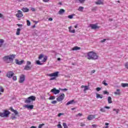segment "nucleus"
<instances>
[{
	"instance_id": "obj_1",
	"label": "nucleus",
	"mask_w": 128,
	"mask_h": 128,
	"mask_svg": "<svg viewBox=\"0 0 128 128\" xmlns=\"http://www.w3.org/2000/svg\"><path fill=\"white\" fill-rule=\"evenodd\" d=\"M14 58H16V55L11 54L4 56L2 60L7 64H12V62H14Z\"/></svg>"
},
{
	"instance_id": "obj_2",
	"label": "nucleus",
	"mask_w": 128,
	"mask_h": 128,
	"mask_svg": "<svg viewBox=\"0 0 128 128\" xmlns=\"http://www.w3.org/2000/svg\"><path fill=\"white\" fill-rule=\"evenodd\" d=\"M87 58L88 60H98V56L96 52H90L87 54Z\"/></svg>"
},
{
	"instance_id": "obj_3",
	"label": "nucleus",
	"mask_w": 128,
	"mask_h": 128,
	"mask_svg": "<svg viewBox=\"0 0 128 128\" xmlns=\"http://www.w3.org/2000/svg\"><path fill=\"white\" fill-rule=\"evenodd\" d=\"M36 98L34 96H30L24 100V102H26V104H30L32 102L36 100Z\"/></svg>"
},
{
	"instance_id": "obj_4",
	"label": "nucleus",
	"mask_w": 128,
	"mask_h": 128,
	"mask_svg": "<svg viewBox=\"0 0 128 128\" xmlns=\"http://www.w3.org/2000/svg\"><path fill=\"white\" fill-rule=\"evenodd\" d=\"M10 112L8 110H4V112H0V116L2 118H8Z\"/></svg>"
},
{
	"instance_id": "obj_5",
	"label": "nucleus",
	"mask_w": 128,
	"mask_h": 128,
	"mask_svg": "<svg viewBox=\"0 0 128 128\" xmlns=\"http://www.w3.org/2000/svg\"><path fill=\"white\" fill-rule=\"evenodd\" d=\"M32 64V62L30 61H28L26 62V65L25 66L24 68V70H29L32 68V67L30 66Z\"/></svg>"
},
{
	"instance_id": "obj_6",
	"label": "nucleus",
	"mask_w": 128,
	"mask_h": 128,
	"mask_svg": "<svg viewBox=\"0 0 128 128\" xmlns=\"http://www.w3.org/2000/svg\"><path fill=\"white\" fill-rule=\"evenodd\" d=\"M58 74H59L58 72H56L54 73L48 74V76H50L51 78L52 76H54V78H58Z\"/></svg>"
},
{
	"instance_id": "obj_7",
	"label": "nucleus",
	"mask_w": 128,
	"mask_h": 128,
	"mask_svg": "<svg viewBox=\"0 0 128 128\" xmlns=\"http://www.w3.org/2000/svg\"><path fill=\"white\" fill-rule=\"evenodd\" d=\"M64 98V94H62L60 96L56 98L57 102H62Z\"/></svg>"
},
{
	"instance_id": "obj_8",
	"label": "nucleus",
	"mask_w": 128,
	"mask_h": 128,
	"mask_svg": "<svg viewBox=\"0 0 128 128\" xmlns=\"http://www.w3.org/2000/svg\"><path fill=\"white\" fill-rule=\"evenodd\" d=\"M14 72L10 71L7 72L6 76L7 78H12L14 76Z\"/></svg>"
},
{
	"instance_id": "obj_9",
	"label": "nucleus",
	"mask_w": 128,
	"mask_h": 128,
	"mask_svg": "<svg viewBox=\"0 0 128 128\" xmlns=\"http://www.w3.org/2000/svg\"><path fill=\"white\" fill-rule=\"evenodd\" d=\"M90 26L92 30H96L100 28L96 24H90Z\"/></svg>"
},
{
	"instance_id": "obj_10",
	"label": "nucleus",
	"mask_w": 128,
	"mask_h": 128,
	"mask_svg": "<svg viewBox=\"0 0 128 128\" xmlns=\"http://www.w3.org/2000/svg\"><path fill=\"white\" fill-rule=\"evenodd\" d=\"M24 14H22V12L20 10H18V13L16 14V18H22Z\"/></svg>"
},
{
	"instance_id": "obj_11",
	"label": "nucleus",
	"mask_w": 128,
	"mask_h": 128,
	"mask_svg": "<svg viewBox=\"0 0 128 128\" xmlns=\"http://www.w3.org/2000/svg\"><path fill=\"white\" fill-rule=\"evenodd\" d=\"M51 92H53L54 94H60V90H56V88H54L53 89L51 90Z\"/></svg>"
},
{
	"instance_id": "obj_12",
	"label": "nucleus",
	"mask_w": 128,
	"mask_h": 128,
	"mask_svg": "<svg viewBox=\"0 0 128 128\" xmlns=\"http://www.w3.org/2000/svg\"><path fill=\"white\" fill-rule=\"evenodd\" d=\"M24 80H25L24 75H21L20 76L19 82H20V84H22V82H24Z\"/></svg>"
},
{
	"instance_id": "obj_13",
	"label": "nucleus",
	"mask_w": 128,
	"mask_h": 128,
	"mask_svg": "<svg viewBox=\"0 0 128 128\" xmlns=\"http://www.w3.org/2000/svg\"><path fill=\"white\" fill-rule=\"evenodd\" d=\"M24 62V60H22L21 61H20L18 59L15 60V62L16 64H19V65L22 64Z\"/></svg>"
},
{
	"instance_id": "obj_14",
	"label": "nucleus",
	"mask_w": 128,
	"mask_h": 128,
	"mask_svg": "<svg viewBox=\"0 0 128 128\" xmlns=\"http://www.w3.org/2000/svg\"><path fill=\"white\" fill-rule=\"evenodd\" d=\"M89 88L90 87L88 86L82 85L81 86V88H84V92H86V90H90Z\"/></svg>"
},
{
	"instance_id": "obj_15",
	"label": "nucleus",
	"mask_w": 128,
	"mask_h": 128,
	"mask_svg": "<svg viewBox=\"0 0 128 128\" xmlns=\"http://www.w3.org/2000/svg\"><path fill=\"white\" fill-rule=\"evenodd\" d=\"M95 4L98 5L104 4V0H98L95 2Z\"/></svg>"
},
{
	"instance_id": "obj_16",
	"label": "nucleus",
	"mask_w": 128,
	"mask_h": 128,
	"mask_svg": "<svg viewBox=\"0 0 128 128\" xmlns=\"http://www.w3.org/2000/svg\"><path fill=\"white\" fill-rule=\"evenodd\" d=\"M11 112H14V114H15V116H18V111L16 110H14V108H10Z\"/></svg>"
},
{
	"instance_id": "obj_17",
	"label": "nucleus",
	"mask_w": 128,
	"mask_h": 128,
	"mask_svg": "<svg viewBox=\"0 0 128 128\" xmlns=\"http://www.w3.org/2000/svg\"><path fill=\"white\" fill-rule=\"evenodd\" d=\"M94 115H90L88 116L87 120H94Z\"/></svg>"
},
{
	"instance_id": "obj_18",
	"label": "nucleus",
	"mask_w": 128,
	"mask_h": 128,
	"mask_svg": "<svg viewBox=\"0 0 128 128\" xmlns=\"http://www.w3.org/2000/svg\"><path fill=\"white\" fill-rule=\"evenodd\" d=\"M25 108H26L28 110H32L34 108V105H26Z\"/></svg>"
},
{
	"instance_id": "obj_19",
	"label": "nucleus",
	"mask_w": 128,
	"mask_h": 128,
	"mask_svg": "<svg viewBox=\"0 0 128 128\" xmlns=\"http://www.w3.org/2000/svg\"><path fill=\"white\" fill-rule=\"evenodd\" d=\"M114 94L116 96H120V89H117L116 92H114Z\"/></svg>"
},
{
	"instance_id": "obj_20",
	"label": "nucleus",
	"mask_w": 128,
	"mask_h": 128,
	"mask_svg": "<svg viewBox=\"0 0 128 128\" xmlns=\"http://www.w3.org/2000/svg\"><path fill=\"white\" fill-rule=\"evenodd\" d=\"M72 104H76V102H74V100H72L70 101H69L68 102L66 103V106Z\"/></svg>"
},
{
	"instance_id": "obj_21",
	"label": "nucleus",
	"mask_w": 128,
	"mask_h": 128,
	"mask_svg": "<svg viewBox=\"0 0 128 128\" xmlns=\"http://www.w3.org/2000/svg\"><path fill=\"white\" fill-rule=\"evenodd\" d=\"M69 32H71L72 34H74L76 32V30L74 29L72 30V26H70L68 28Z\"/></svg>"
},
{
	"instance_id": "obj_22",
	"label": "nucleus",
	"mask_w": 128,
	"mask_h": 128,
	"mask_svg": "<svg viewBox=\"0 0 128 128\" xmlns=\"http://www.w3.org/2000/svg\"><path fill=\"white\" fill-rule=\"evenodd\" d=\"M64 12H66V10L64 9H61L58 11V14H64Z\"/></svg>"
},
{
	"instance_id": "obj_23",
	"label": "nucleus",
	"mask_w": 128,
	"mask_h": 128,
	"mask_svg": "<svg viewBox=\"0 0 128 128\" xmlns=\"http://www.w3.org/2000/svg\"><path fill=\"white\" fill-rule=\"evenodd\" d=\"M80 50V48L78 47V46H74L72 48V50Z\"/></svg>"
},
{
	"instance_id": "obj_24",
	"label": "nucleus",
	"mask_w": 128,
	"mask_h": 128,
	"mask_svg": "<svg viewBox=\"0 0 128 128\" xmlns=\"http://www.w3.org/2000/svg\"><path fill=\"white\" fill-rule=\"evenodd\" d=\"M22 12H28V10H30L26 8H22Z\"/></svg>"
},
{
	"instance_id": "obj_25",
	"label": "nucleus",
	"mask_w": 128,
	"mask_h": 128,
	"mask_svg": "<svg viewBox=\"0 0 128 128\" xmlns=\"http://www.w3.org/2000/svg\"><path fill=\"white\" fill-rule=\"evenodd\" d=\"M96 98H102V95L96 94Z\"/></svg>"
},
{
	"instance_id": "obj_26",
	"label": "nucleus",
	"mask_w": 128,
	"mask_h": 128,
	"mask_svg": "<svg viewBox=\"0 0 128 128\" xmlns=\"http://www.w3.org/2000/svg\"><path fill=\"white\" fill-rule=\"evenodd\" d=\"M4 42V40L3 39H0V48H2V46Z\"/></svg>"
},
{
	"instance_id": "obj_27",
	"label": "nucleus",
	"mask_w": 128,
	"mask_h": 128,
	"mask_svg": "<svg viewBox=\"0 0 128 128\" xmlns=\"http://www.w3.org/2000/svg\"><path fill=\"white\" fill-rule=\"evenodd\" d=\"M108 104H112V97L110 96H108Z\"/></svg>"
},
{
	"instance_id": "obj_28",
	"label": "nucleus",
	"mask_w": 128,
	"mask_h": 128,
	"mask_svg": "<svg viewBox=\"0 0 128 128\" xmlns=\"http://www.w3.org/2000/svg\"><path fill=\"white\" fill-rule=\"evenodd\" d=\"M20 28H17V30H16V36H20Z\"/></svg>"
},
{
	"instance_id": "obj_29",
	"label": "nucleus",
	"mask_w": 128,
	"mask_h": 128,
	"mask_svg": "<svg viewBox=\"0 0 128 128\" xmlns=\"http://www.w3.org/2000/svg\"><path fill=\"white\" fill-rule=\"evenodd\" d=\"M122 86V88H126V86H128V83H126V84H121Z\"/></svg>"
},
{
	"instance_id": "obj_30",
	"label": "nucleus",
	"mask_w": 128,
	"mask_h": 128,
	"mask_svg": "<svg viewBox=\"0 0 128 128\" xmlns=\"http://www.w3.org/2000/svg\"><path fill=\"white\" fill-rule=\"evenodd\" d=\"M48 60V56H45L44 58V60H42V62H46Z\"/></svg>"
},
{
	"instance_id": "obj_31",
	"label": "nucleus",
	"mask_w": 128,
	"mask_h": 128,
	"mask_svg": "<svg viewBox=\"0 0 128 128\" xmlns=\"http://www.w3.org/2000/svg\"><path fill=\"white\" fill-rule=\"evenodd\" d=\"M113 112H116V114H118V112H120V110L118 109L114 108Z\"/></svg>"
},
{
	"instance_id": "obj_32",
	"label": "nucleus",
	"mask_w": 128,
	"mask_h": 128,
	"mask_svg": "<svg viewBox=\"0 0 128 128\" xmlns=\"http://www.w3.org/2000/svg\"><path fill=\"white\" fill-rule=\"evenodd\" d=\"M84 7L82 6H80L78 8V10H79V12H82V10H84Z\"/></svg>"
},
{
	"instance_id": "obj_33",
	"label": "nucleus",
	"mask_w": 128,
	"mask_h": 128,
	"mask_svg": "<svg viewBox=\"0 0 128 128\" xmlns=\"http://www.w3.org/2000/svg\"><path fill=\"white\" fill-rule=\"evenodd\" d=\"M63 126H64V128H68V126L66 125V123L65 122L63 123Z\"/></svg>"
},
{
	"instance_id": "obj_34",
	"label": "nucleus",
	"mask_w": 128,
	"mask_h": 128,
	"mask_svg": "<svg viewBox=\"0 0 128 128\" xmlns=\"http://www.w3.org/2000/svg\"><path fill=\"white\" fill-rule=\"evenodd\" d=\"M56 96H50L49 98V100H55Z\"/></svg>"
},
{
	"instance_id": "obj_35",
	"label": "nucleus",
	"mask_w": 128,
	"mask_h": 128,
	"mask_svg": "<svg viewBox=\"0 0 128 128\" xmlns=\"http://www.w3.org/2000/svg\"><path fill=\"white\" fill-rule=\"evenodd\" d=\"M100 112H106V110L104 108H100Z\"/></svg>"
},
{
	"instance_id": "obj_36",
	"label": "nucleus",
	"mask_w": 128,
	"mask_h": 128,
	"mask_svg": "<svg viewBox=\"0 0 128 128\" xmlns=\"http://www.w3.org/2000/svg\"><path fill=\"white\" fill-rule=\"evenodd\" d=\"M0 92H4V88L2 86H0Z\"/></svg>"
},
{
	"instance_id": "obj_37",
	"label": "nucleus",
	"mask_w": 128,
	"mask_h": 128,
	"mask_svg": "<svg viewBox=\"0 0 128 128\" xmlns=\"http://www.w3.org/2000/svg\"><path fill=\"white\" fill-rule=\"evenodd\" d=\"M42 58H44V54H41L39 56L38 59L42 60Z\"/></svg>"
},
{
	"instance_id": "obj_38",
	"label": "nucleus",
	"mask_w": 128,
	"mask_h": 128,
	"mask_svg": "<svg viewBox=\"0 0 128 128\" xmlns=\"http://www.w3.org/2000/svg\"><path fill=\"white\" fill-rule=\"evenodd\" d=\"M59 124H58L57 126L58 128H62V124H60V122H58Z\"/></svg>"
},
{
	"instance_id": "obj_39",
	"label": "nucleus",
	"mask_w": 128,
	"mask_h": 128,
	"mask_svg": "<svg viewBox=\"0 0 128 128\" xmlns=\"http://www.w3.org/2000/svg\"><path fill=\"white\" fill-rule=\"evenodd\" d=\"M36 63L37 64H39L40 66H42V64L40 63V60H36Z\"/></svg>"
},
{
	"instance_id": "obj_40",
	"label": "nucleus",
	"mask_w": 128,
	"mask_h": 128,
	"mask_svg": "<svg viewBox=\"0 0 128 128\" xmlns=\"http://www.w3.org/2000/svg\"><path fill=\"white\" fill-rule=\"evenodd\" d=\"M124 66L126 68H127V70H128V62H126V63H125Z\"/></svg>"
},
{
	"instance_id": "obj_41",
	"label": "nucleus",
	"mask_w": 128,
	"mask_h": 128,
	"mask_svg": "<svg viewBox=\"0 0 128 128\" xmlns=\"http://www.w3.org/2000/svg\"><path fill=\"white\" fill-rule=\"evenodd\" d=\"M26 22H27V26H30V20H27Z\"/></svg>"
},
{
	"instance_id": "obj_42",
	"label": "nucleus",
	"mask_w": 128,
	"mask_h": 128,
	"mask_svg": "<svg viewBox=\"0 0 128 128\" xmlns=\"http://www.w3.org/2000/svg\"><path fill=\"white\" fill-rule=\"evenodd\" d=\"M104 94H109V92H107L106 90H104L103 92Z\"/></svg>"
},
{
	"instance_id": "obj_43",
	"label": "nucleus",
	"mask_w": 128,
	"mask_h": 128,
	"mask_svg": "<svg viewBox=\"0 0 128 128\" xmlns=\"http://www.w3.org/2000/svg\"><path fill=\"white\" fill-rule=\"evenodd\" d=\"M78 0L80 2V4H84V2H86V0Z\"/></svg>"
},
{
	"instance_id": "obj_44",
	"label": "nucleus",
	"mask_w": 128,
	"mask_h": 128,
	"mask_svg": "<svg viewBox=\"0 0 128 128\" xmlns=\"http://www.w3.org/2000/svg\"><path fill=\"white\" fill-rule=\"evenodd\" d=\"M11 118L12 120H16V116H15L12 115V116H11Z\"/></svg>"
},
{
	"instance_id": "obj_45",
	"label": "nucleus",
	"mask_w": 128,
	"mask_h": 128,
	"mask_svg": "<svg viewBox=\"0 0 128 128\" xmlns=\"http://www.w3.org/2000/svg\"><path fill=\"white\" fill-rule=\"evenodd\" d=\"M102 84H104V86H108L107 83L106 82V80L103 81V82H102Z\"/></svg>"
},
{
	"instance_id": "obj_46",
	"label": "nucleus",
	"mask_w": 128,
	"mask_h": 128,
	"mask_svg": "<svg viewBox=\"0 0 128 128\" xmlns=\"http://www.w3.org/2000/svg\"><path fill=\"white\" fill-rule=\"evenodd\" d=\"M56 102H56V100H54L51 102V104H56Z\"/></svg>"
},
{
	"instance_id": "obj_47",
	"label": "nucleus",
	"mask_w": 128,
	"mask_h": 128,
	"mask_svg": "<svg viewBox=\"0 0 128 128\" xmlns=\"http://www.w3.org/2000/svg\"><path fill=\"white\" fill-rule=\"evenodd\" d=\"M80 126H86V124L84 122H81L80 123Z\"/></svg>"
},
{
	"instance_id": "obj_48",
	"label": "nucleus",
	"mask_w": 128,
	"mask_h": 128,
	"mask_svg": "<svg viewBox=\"0 0 128 128\" xmlns=\"http://www.w3.org/2000/svg\"><path fill=\"white\" fill-rule=\"evenodd\" d=\"M68 18H70V19L73 18L74 16H72V15H69L68 16Z\"/></svg>"
},
{
	"instance_id": "obj_49",
	"label": "nucleus",
	"mask_w": 128,
	"mask_h": 128,
	"mask_svg": "<svg viewBox=\"0 0 128 128\" xmlns=\"http://www.w3.org/2000/svg\"><path fill=\"white\" fill-rule=\"evenodd\" d=\"M100 90H102V88H100L98 87V88H96V90L97 92H100Z\"/></svg>"
},
{
	"instance_id": "obj_50",
	"label": "nucleus",
	"mask_w": 128,
	"mask_h": 128,
	"mask_svg": "<svg viewBox=\"0 0 128 128\" xmlns=\"http://www.w3.org/2000/svg\"><path fill=\"white\" fill-rule=\"evenodd\" d=\"M82 116V114L79 113L76 115V116Z\"/></svg>"
},
{
	"instance_id": "obj_51",
	"label": "nucleus",
	"mask_w": 128,
	"mask_h": 128,
	"mask_svg": "<svg viewBox=\"0 0 128 128\" xmlns=\"http://www.w3.org/2000/svg\"><path fill=\"white\" fill-rule=\"evenodd\" d=\"M44 126V124H40L39 126H38V128H42V126Z\"/></svg>"
},
{
	"instance_id": "obj_52",
	"label": "nucleus",
	"mask_w": 128,
	"mask_h": 128,
	"mask_svg": "<svg viewBox=\"0 0 128 128\" xmlns=\"http://www.w3.org/2000/svg\"><path fill=\"white\" fill-rule=\"evenodd\" d=\"M13 80H16V76H14L12 78Z\"/></svg>"
},
{
	"instance_id": "obj_53",
	"label": "nucleus",
	"mask_w": 128,
	"mask_h": 128,
	"mask_svg": "<svg viewBox=\"0 0 128 128\" xmlns=\"http://www.w3.org/2000/svg\"><path fill=\"white\" fill-rule=\"evenodd\" d=\"M56 80V77H52L50 78V80Z\"/></svg>"
},
{
	"instance_id": "obj_54",
	"label": "nucleus",
	"mask_w": 128,
	"mask_h": 128,
	"mask_svg": "<svg viewBox=\"0 0 128 128\" xmlns=\"http://www.w3.org/2000/svg\"><path fill=\"white\" fill-rule=\"evenodd\" d=\"M61 90H62L63 92H66L68 90L67 88H64V89H60Z\"/></svg>"
},
{
	"instance_id": "obj_55",
	"label": "nucleus",
	"mask_w": 128,
	"mask_h": 128,
	"mask_svg": "<svg viewBox=\"0 0 128 128\" xmlns=\"http://www.w3.org/2000/svg\"><path fill=\"white\" fill-rule=\"evenodd\" d=\"M106 39H104V40H102L101 41H100V42H104L106 41Z\"/></svg>"
},
{
	"instance_id": "obj_56",
	"label": "nucleus",
	"mask_w": 128,
	"mask_h": 128,
	"mask_svg": "<svg viewBox=\"0 0 128 128\" xmlns=\"http://www.w3.org/2000/svg\"><path fill=\"white\" fill-rule=\"evenodd\" d=\"M96 72V70H92L91 71V74H94Z\"/></svg>"
},
{
	"instance_id": "obj_57",
	"label": "nucleus",
	"mask_w": 128,
	"mask_h": 128,
	"mask_svg": "<svg viewBox=\"0 0 128 128\" xmlns=\"http://www.w3.org/2000/svg\"><path fill=\"white\" fill-rule=\"evenodd\" d=\"M104 108H108V109L110 108V106H105L104 107Z\"/></svg>"
},
{
	"instance_id": "obj_58",
	"label": "nucleus",
	"mask_w": 128,
	"mask_h": 128,
	"mask_svg": "<svg viewBox=\"0 0 128 128\" xmlns=\"http://www.w3.org/2000/svg\"><path fill=\"white\" fill-rule=\"evenodd\" d=\"M50 1V0H43V2H48Z\"/></svg>"
},
{
	"instance_id": "obj_59",
	"label": "nucleus",
	"mask_w": 128,
	"mask_h": 128,
	"mask_svg": "<svg viewBox=\"0 0 128 128\" xmlns=\"http://www.w3.org/2000/svg\"><path fill=\"white\" fill-rule=\"evenodd\" d=\"M92 128H96V126H98L96 125V124H92Z\"/></svg>"
},
{
	"instance_id": "obj_60",
	"label": "nucleus",
	"mask_w": 128,
	"mask_h": 128,
	"mask_svg": "<svg viewBox=\"0 0 128 128\" xmlns=\"http://www.w3.org/2000/svg\"><path fill=\"white\" fill-rule=\"evenodd\" d=\"M64 114L62 113H60L58 114V116H62Z\"/></svg>"
},
{
	"instance_id": "obj_61",
	"label": "nucleus",
	"mask_w": 128,
	"mask_h": 128,
	"mask_svg": "<svg viewBox=\"0 0 128 128\" xmlns=\"http://www.w3.org/2000/svg\"><path fill=\"white\" fill-rule=\"evenodd\" d=\"M0 18H4V15L0 13Z\"/></svg>"
},
{
	"instance_id": "obj_62",
	"label": "nucleus",
	"mask_w": 128,
	"mask_h": 128,
	"mask_svg": "<svg viewBox=\"0 0 128 128\" xmlns=\"http://www.w3.org/2000/svg\"><path fill=\"white\" fill-rule=\"evenodd\" d=\"M31 10H32V12H34L36 10V9H34V8H32Z\"/></svg>"
},
{
	"instance_id": "obj_63",
	"label": "nucleus",
	"mask_w": 128,
	"mask_h": 128,
	"mask_svg": "<svg viewBox=\"0 0 128 128\" xmlns=\"http://www.w3.org/2000/svg\"><path fill=\"white\" fill-rule=\"evenodd\" d=\"M17 26H22V24H17Z\"/></svg>"
},
{
	"instance_id": "obj_64",
	"label": "nucleus",
	"mask_w": 128,
	"mask_h": 128,
	"mask_svg": "<svg viewBox=\"0 0 128 128\" xmlns=\"http://www.w3.org/2000/svg\"><path fill=\"white\" fill-rule=\"evenodd\" d=\"M48 20H50V22H52V18H49Z\"/></svg>"
}]
</instances>
